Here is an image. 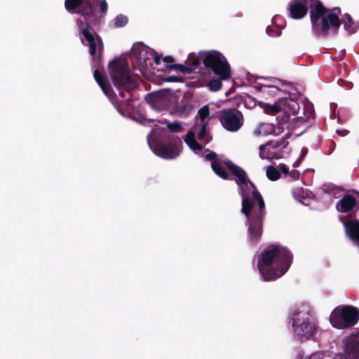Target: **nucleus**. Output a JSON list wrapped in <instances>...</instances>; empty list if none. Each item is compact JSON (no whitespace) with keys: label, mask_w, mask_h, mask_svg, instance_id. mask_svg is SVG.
<instances>
[{"label":"nucleus","mask_w":359,"mask_h":359,"mask_svg":"<svg viewBox=\"0 0 359 359\" xmlns=\"http://www.w3.org/2000/svg\"><path fill=\"white\" fill-rule=\"evenodd\" d=\"M355 198L351 196L346 195L341 198L336 204L337 210L341 212H346L353 209L355 205Z\"/></svg>","instance_id":"obj_19"},{"label":"nucleus","mask_w":359,"mask_h":359,"mask_svg":"<svg viewBox=\"0 0 359 359\" xmlns=\"http://www.w3.org/2000/svg\"><path fill=\"white\" fill-rule=\"evenodd\" d=\"M271 83H268L267 82L255 86L254 88L259 93L258 96L265 100H270L282 95L285 96L279 97L273 104L261 101L259 102V106L267 114H278L276 117L278 124H284L290 119L291 115H294L296 112L298 113L301 107L297 102L291 97H286L288 93L287 89L283 87L289 85L288 83L278 79H273L271 80Z\"/></svg>","instance_id":"obj_3"},{"label":"nucleus","mask_w":359,"mask_h":359,"mask_svg":"<svg viewBox=\"0 0 359 359\" xmlns=\"http://www.w3.org/2000/svg\"><path fill=\"white\" fill-rule=\"evenodd\" d=\"M278 168L283 174L289 173V168L285 164H280Z\"/></svg>","instance_id":"obj_31"},{"label":"nucleus","mask_w":359,"mask_h":359,"mask_svg":"<svg viewBox=\"0 0 359 359\" xmlns=\"http://www.w3.org/2000/svg\"><path fill=\"white\" fill-rule=\"evenodd\" d=\"M300 161L301 159L296 161L293 164L294 167H298L300 163Z\"/></svg>","instance_id":"obj_35"},{"label":"nucleus","mask_w":359,"mask_h":359,"mask_svg":"<svg viewBox=\"0 0 359 359\" xmlns=\"http://www.w3.org/2000/svg\"><path fill=\"white\" fill-rule=\"evenodd\" d=\"M170 68L176 69L177 71H179L182 73H185V74H190L193 71L192 68L187 67V66L181 65V64H176V65H171V66H170Z\"/></svg>","instance_id":"obj_26"},{"label":"nucleus","mask_w":359,"mask_h":359,"mask_svg":"<svg viewBox=\"0 0 359 359\" xmlns=\"http://www.w3.org/2000/svg\"><path fill=\"white\" fill-rule=\"evenodd\" d=\"M65 6L68 12L81 15L80 18L76 20V24L81 30L82 43L89 48V53L93 56L94 62L97 60V66L94 65L96 67L93 72L94 78L103 93L111 99L110 87L102 76V70L99 69L102 42L100 37L90 29L91 25L96 21V16L93 12L90 1L89 0H65Z\"/></svg>","instance_id":"obj_1"},{"label":"nucleus","mask_w":359,"mask_h":359,"mask_svg":"<svg viewBox=\"0 0 359 359\" xmlns=\"http://www.w3.org/2000/svg\"><path fill=\"white\" fill-rule=\"evenodd\" d=\"M292 195L295 200L303 204H306V201L311 197V193L302 187H296L292 189Z\"/></svg>","instance_id":"obj_20"},{"label":"nucleus","mask_w":359,"mask_h":359,"mask_svg":"<svg viewBox=\"0 0 359 359\" xmlns=\"http://www.w3.org/2000/svg\"><path fill=\"white\" fill-rule=\"evenodd\" d=\"M337 133H338L340 136H345L347 134V131L345 130H337Z\"/></svg>","instance_id":"obj_34"},{"label":"nucleus","mask_w":359,"mask_h":359,"mask_svg":"<svg viewBox=\"0 0 359 359\" xmlns=\"http://www.w3.org/2000/svg\"><path fill=\"white\" fill-rule=\"evenodd\" d=\"M311 8L310 15L313 30L323 35L330 29L334 32L340 27L341 22L336 14L328 13L318 0H292L288 4V11L292 18L299 20L308 12V6Z\"/></svg>","instance_id":"obj_4"},{"label":"nucleus","mask_w":359,"mask_h":359,"mask_svg":"<svg viewBox=\"0 0 359 359\" xmlns=\"http://www.w3.org/2000/svg\"><path fill=\"white\" fill-rule=\"evenodd\" d=\"M130 56L135 67L145 77L154 74L153 62L159 64L162 57L161 55H158L154 50L142 43L133 45Z\"/></svg>","instance_id":"obj_10"},{"label":"nucleus","mask_w":359,"mask_h":359,"mask_svg":"<svg viewBox=\"0 0 359 359\" xmlns=\"http://www.w3.org/2000/svg\"><path fill=\"white\" fill-rule=\"evenodd\" d=\"M108 69L111 81L119 91L120 97L128 100L126 93H129L135 89L137 83L130 72L128 62L123 58L115 59L109 62Z\"/></svg>","instance_id":"obj_8"},{"label":"nucleus","mask_w":359,"mask_h":359,"mask_svg":"<svg viewBox=\"0 0 359 359\" xmlns=\"http://www.w3.org/2000/svg\"><path fill=\"white\" fill-rule=\"evenodd\" d=\"M128 18L122 14L118 15L114 18V25L116 27H122L128 23Z\"/></svg>","instance_id":"obj_25"},{"label":"nucleus","mask_w":359,"mask_h":359,"mask_svg":"<svg viewBox=\"0 0 359 359\" xmlns=\"http://www.w3.org/2000/svg\"><path fill=\"white\" fill-rule=\"evenodd\" d=\"M222 126L229 132L238 131L243 124V114L236 109H225L219 115Z\"/></svg>","instance_id":"obj_13"},{"label":"nucleus","mask_w":359,"mask_h":359,"mask_svg":"<svg viewBox=\"0 0 359 359\" xmlns=\"http://www.w3.org/2000/svg\"><path fill=\"white\" fill-rule=\"evenodd\" d=\"M224 163L236 177L238 192L242 198V212L249 222V239L255 243L262 235L264 201L242 168L230 161H226Z\"/></svg>","instance_id":"obj_2"},{"label":"nucleus","mask_w":359,"mask_h":359,"mask_svg":"<svg viewBox=\"0 0 359 359\" xmlns=\"http://www.w3.org/2000/svg\"><path fill=\"white\" fill-rule=\"evenodd\" d=\"M306 153H307L306 149H302V158L303 156H304L306 154Z\"/></svg>","instance_id":"obj_36"},{"label":"nucleus","mask_w":359,"mask_h":359,"mask_svg":"<svg viewBox=\"0 0 359 359\" xmlns=\"http://www.w3.org/2000/svg\"><path fill=\"white\" fill-rule=\"evenodd\" d=\"M283 130V128H280V126L276 127L272 123H263L259 125V126L254 130L253 134L255 135H278L282 133Z\"/></svg>","instance_id":"obj_16"},{"label":"nucleus","mask_w":359,"mask_h":359,"mask_svg":"<svg viewBox=\"0 0 359 359\" xmlns=\"http://www.w3.org/2000/svg\"><path fill=\"white\" fill-rule=\"evenodd\" d=\"M216 154L215 152H210L205 155V158L208 161H212L211 167L216 175L222 179H229V175L224 168L218 163L215 158Z\"/></svg>","instance_id":"obj_18"},{"label":"nucleus","mask_w":359,"mask_h":359,"mask_svg":"<svg viewBox=\"0 0 359 359\" xmlns=\"http://www.w3.org/2000/svg\"><path fill=\"white\" fill-rule=\"evenodd\" d=\"M345 352L348 357L359 359V332L347 337L345 341Z\"/></svg>","instance_id":"obj_15"},{"label":"nucleus","mask_w":359,"mask_h":359,"mask_svg":"<svg viewBox=\"0 0 359 359\" xmlns=\"http://www.w3.org/2000/svg\"><path fill=\"white\" fill-rule=\"evenodd\" d=\"M290 175L294 179H298L299 177V172L294 170H292Z\"/></svg>","instance_id":"obj_32"},{"label":"nucleus","mask_w":359,"mask_h":359,"mask_svg":"<svg viewBox=\"0 0 359 359\" xmlns=\"http://www.w3.org/2000/svg\"><path fill=\"white\" fill-rule=\"evenodd\" d=\"M100 4H99V6H100V13L105 15L107 13V10H108V4H107V2L106 1V0H100Z\"/></svg>","instance_id":"obj_27"},{"label":"nucleus","mask_w":359,"mask_h":359,"mask_svg":"<svg viewBox=\"0 0 359 359\" xmlns=\"http://www.w3.org/2000/svg\"><path fill=\"white\" fill-rule=\"evenodd\" d=\"M302 110H303V114L304 116H299L296 117V119L299 121L304 122L306 120H308L311 116H312V109L310 104H303L302 106ZM295 118H292V120H294Z\"/></svg>","instance_id":"obj_22"},{"label":"nucleus","mask_w":359,"mask_h":359,"mask_svg":"<svg viewBox=\"0 0 359 359\" xmlns=\"http://www.w3.org/2000/svg\"><path fill=\"white\" fill-rule=\"evenodd\" d=\"M266 33H267L270 36H272V37L278 36H280V31L275 30V29H273L272 27H271L270 26H268V27H266Z\"/></svg>","instance_id":"obj_29"},{"label":"nucleus","mask_w":359,"mask_h":359,"mask_svg":"<svg viewBox=\"0 0 359 359\" xmlns=\"http://www.w3.org/2000/svg\"><path fill=\"white\" fill-rule=\"evenodd\" d=\"M278 147V144L272 142L261 145L259 147V157L262 159L279 158L280 157L276 155L275 151Z\"/></svg>","instance_id":"obj_17"},{"label":"nucleus","mask_w":359,"mask_h":359,"mask_svg":"<svg viewBox=\"0 0 359 359\" xmlns=\"http://www.w3.org/2000/svg\"><path fill=\"white\" fill-rule=\"evenodd\" d=\"M199 59L206 67L210 68L222 79H229L231 77L230 65L220 52L214 50L203 51L199 53Z\"/></svg>","instance_id":"obj_11"},{"label":"nucleus","mask_w":359,"mask_h":359,"mask_svg":"<svg viewBox=\"0 0 359 359\" xmlns=\"http://www.w3.org/2000/svg\"><path fill=\"white\" fill-rule=\"evenodd\" d=\"M209 114L208 105H205L201 107L198 111L196 123L194 126V132L189 131L184 137L186 144L197 154L202 151L203 146L196 141L195 133H197L199 141L204 144H208L211 140L208 127Z\"/></svg>","instance_id":"obj_9"},{"label":"nucleus","mask_w":359,"mask_h":359,"mask_svg":"<svg viewBox=\"0 0 359 359\" xmlns=\"http://www.w3.org/2000/svg\"><path fill=\"white\" fill-rule=\"evenodd\" d=\"M289 323L293 337L299 341L313 338L317 327L311 318L309 304H302L297 306L290 316Z\"/></svg>","instance_id":"obj_7"},{"label":"nucleus","mask_w":359,"mask_h":359,"mask_svg":"<svg viewBox=\"0 0 359 359\" xmlns=\"http://www.w3.org/2000/svg\"><path fill=\"white\" fill-rule=\"evenodd\" d=\"M168 82H182V79L177 76H170L165 79Z\"/></svg>","instance_id":"obj_30"},{"label":"nucleus","mask_w":359,"mask_h":359,"mask_svg":"<svg viewBox=\"0 0 359 359\" xmlns=\"http://www.w3.org/2000/svg\"><path fill=\"white\" fill-rule=\"evenodd\" d=\"M343 23L344 25L345 29L349 33H354L359 28V24L355 23L351 16L348 14L344 15Z\"/></svg>","instance_id":"obj_21"},{"label":"nucleus","mask_w":359,"mask_h":359,"mask_svg":"<svg viewBox=\"0 0 359 359\" xmlns=\"http://www.w3.org/2000/svg\"><path fill=\"white\" fill-rule=\"evenodd\" d=\"M226 79H222L219 76L216 79H210L207 82L206 86L210 91H217L222 87V81H226Z\"/></svg>","instance_id":"obj_23"},{"label":"nucleus","mask_w":359,"mask_h":359,"mask_svg":"<svg viewBox=\"0 0 359 359\" xmlns=\"http://www.w3.org/2000/svg\"><path fill=\"white\" fill-rule=\"evenodd\" d=\"M292 258L291 253L285 248L269 246L259 256L257 268L265 280H275L286 273Z\"/></svg>","instance_id":"obj_6"},{"label":"nucleus","mask_w":359,"mask_h":359,"mask_svg":"<svg viewBox=\"0 0 359 359\" xmlns=\"http://www.w3.org/2000/svg\"><path fill=\"white\" fill-rule=\"evenodd\" d=\"M359 319V310L352 306L338 307L333 310L330 320L333 327L345 329L355 325Z\"/></svg>","instance_id":"obj_12"},{"label":"nucleus","mask_w":359,"mask_h":359,"mask_svg":"<svg viewBox=\"0 0 359 359\" xmlns=\"http://www.w3.org/2000/svg\"><path fill=\"white\" fill-rule=\"evenodd\" d=\"M266 175L269 180L271 181H276L280 177L278 169L273 166H268L266 170Z\"/></svg>","instance_id":"obj_24"},{"label":"nucleus","mask_w":359,"mask_h":359,"mask_svg":"<svg viewBox=\"0 0 359 359\" xmlns=\"http://www.w3.org/2000/svg\"><path fill=\"white\" fill-rule=\"evenodd\" d=\"M164 127L156 126L148 135L147 142L151 151L165 159H173L180 156L182 142L176 133L183 130L179 121L168 123L163 121Z\"/></svg>","instance_id":"obj_5"},{"label":"nucleus","mask_w":359,"mask_h":359,"mask_svg":"<svg viewBox=\"0 0 359 359\" xmlns=\"http://www.w3.org/2000/svg\"><path fill=\"white\" fill-rule=\"evenodd\" d=\"M146 100L151 107L157 111L168 108L170 104V96L167 93L163 91L147 95Z\"/></svg>","instance_id":"obj_14"},{"label":"nucleus","mask_w":359,"mask_h":359,"mask_svg":"<svg viewBox=\"0 0 359 359\" xmlns=\"http://www.w3.org/2000/svg\"><path fill=\"white\" fill-rule=\"evenodd\" d=\"M308 359H331L329 356H326L323 353L317 352L311 354Z\"/></svg>","instance_id":"obj_28"},{"label":"nucleus","mask_w":359,"mask_h":359,"mask_svg":"<svg viewBox=\"0 0 359 359\" xmlns=\"http://www.w3.org/2000/svg\"><path fill=\"white\" fill-rule=\"evenodd\" d=\"M163 61L165 62H173V58L172 56H170V55H167L165 57H163Z\"/></svg>","instance_id":"obj_33"}]
</instances>
